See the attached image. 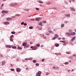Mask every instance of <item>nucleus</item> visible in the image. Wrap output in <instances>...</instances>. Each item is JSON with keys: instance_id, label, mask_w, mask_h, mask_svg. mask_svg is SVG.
<instances>
[{"instance_id": "f257e3e1", "label": "nucleus", "mask_w": 76, "mask_h": 76, "mask_svg": "<svg viewBox=\"0 0 76 76\" xmlns=\"http://www.w3.org/2000/svg\"><path fill=\"white\" fill-rule=\"evenodd\" d=\"M42 72L40 71H39L36 74V76H41V75Z\"/></svg>"}, {"instance_id": "f03ea898", "label": "nucleus", "mask_w": 76, "mask_h": 76, "mask_svg": "<svg viewBox=\"0 0 76 76\" xmlns=\"http://www.w3.org/2000/svg\"><path fill=\"white\" fill-rule=\"evenodd\" d=\"M16 71L17 72H20L21 71V69L19 68H17Z\"/></svg>"}, {"instance_id": "7ed1b4c3", "label": "nucleus", "mask_w": 76, "mask_h": 76, "mask_svg": "<svg viewBox=\"0 0 76 76\" xmlns=\"http://www.w3.org/2000/svg\"><path fill=\"white\" fill-rule=\"evenodd\" d=\"M70 9L71 10H72V11H76V10H75V9L74 8H73V7H70Z\"/></svg>"}, {"instance_id": "20e7f679", "label": "nucleus", "mask_w": 76, "mask_h": 76, "mask_svg": "<svg viewBox=\"0 0 76 76\" xmlns=\"http://www.w3.org/2000/svg\"><path fill=\"white\" fill-rule=\"evenodd\" d=\"M66 35H67V36H68V37H70L72 35L71 34H70L69 32H67L66 33Z\"/></svg>"}, {"instance_id": "39448f33", "label": "nucleus", "mask_w": 76, "mask_h": 76, "mask_svg": "<svg viewBox=\"0 0 76 76\" xmlns=\"http://www.w3.org/2000/svg\"><path fill=\"white\" fill-rule=\"evenodd\" d=\"M12 46V45H6V48H11V47Z\"/></svg>"}, {"instance_id": "423d86ee", "label": "nucleus", "mask_w": 76, "mask_h": 76, "mask_svg": "<svg viewBox=\"0 0 76 76\" xmlns=\"http://www.w3.org/2000/svg\"><path fill=\"white\" fill-rule=\"evenodd\" d=\"M3 23L4 25H9L10 24V23L9 22H4Z\"/></svg>"}, {"instance_id": "0eeeda50", "label": "nucleus", "mask_w": 76, "mask_h": 76, "mask_svg": "<svg viewBox=\"0 0 76 76\" xmlns=\"http://www.w3.org/2000/svg\"><path fill=\"white\" fill-rule=\"evenodd\" d=\"M29 47V45H26V46H24V48H28Z\"/></svg>"}, {"instance_id": "6e6552de", "label": "nucleus", "mask_w": 76, "mask_h": 76, "mask_svg": "<svg viewBox=\"0 0 76 76\" xmlns=\"http://www.w3.org/2000/svg\"><path fill=\"white\" fill-rule=\"evenodd\" d=\"M39 19H41V18L39 17L36 18L35 20H36L37 21H39Z\"/></svg>"}, {"instance_id": "1a4fd4ad", "label": "nucleus", "mask_w": 76, "mask_h": 76, "mask_svg": "<svg viewBox=\"0 0 76 76\" xmlns=\"http://www.w3.org/2000/svg\"><path fill=\"white\" fill-rule=\"evenodd\" d=\"M5 64H6V62H5V61H2V64H1L2 66H3Z\"/></svg>"}, {"instance_id": "9d476101", "label": "nucleus", "mask_w": 76, "mask_h": 76, "mask_svg": "<svg viewBox=\"0 0 76 76\" xmlns=\"http://www.w3.org/2000/svg\"><path fill=\"white\" fill-rule=\"evenodd\" d=\"M38 48L37 46L34 47V49H32V50H36V49Z\"/></svg>"}, {"instance_id": "9b49d317", "label": "nucleus", "mask_w": 76, "mask_h": 76, "mask_svg": "<svg viewBox=\"0 0 76 76\" xmlns=\"http://www.w3.org/2000/svg\"><path fill=\"white\" fill-rule=\"evenodd\" d=\"M65 16H66V17H70V14H68L67 15H65Z\"/></svg>"}, {"instance_id": "f8f14e48", "label": "nucleus", "mask_w": 76, "mask_h": 76, "mask_svg": "<svg viewBox=\"0 0 76 76\" xmlns=\"http://www.w3.org/2000/svg\"><path fill=\"white\" fill-rule=\"evenodd\" d=\"M18 50H22V48L19 46H18L17 48Z\"/></svg>"}, {"instance_id": "ddd939ff", "label": "nucleus", "mask_w": 76, "mask_h": 76, "mask_svg": "<svg viewBox=\"0 0 76 76\" xmlns=\"http://www.w3.org/2000/svg\"><path fill=\"white\" fill-rule=\"evenodd\" d=\"M75 37H73L71 39V41H73V40H75Z\"/></svg>"}, {"instance_id": "4468645a", "label": "nucleus", "mask_w": 76, "mask_h": 76, "mask_svg": "<svg viewBox=\"0 0 76 76\" xmlns=\"http://www.w3.org/2000/svg\"><path fill=\"white\" fill-rule=\"evenodd\" d=\"M26 45V43L24 42L23 43L22 45L23 46H24V47H25Z\"/></svg>"}, {"instance_id": "2eb2a0df", "label": "nucleus", "mask_w": 76, "mask_h": 76, "mask_svg": "<svg viewBox=\"0 0 76 76\" xmlns=\"http://www.w3.org/2000/svg\"><path fill=\"white\" fill-rule=\"evenodd\" d=\"M64 44H63L64 45H66L68 43V42H67L66 41H64Z\"/></svg>"}, {"instance_id": "dca6fc26", "label": "nucleus", "mask_w": 76, "mask_h": 76, "mask_svg": "<svg viewBox=\"0 0 76 76\" xmlns=\"http://www.w3.org/2000/svg\"><path fill=\"white\" fill-rule=\"evenodd\" d=\"M49 32H50L51 34H54V32L52 31L51 30H49Z\"/></svg>"}, {"instance_id": "f3484780", "label": "nucleus", "mask_w": 76, "mask_h": 76, "mask_svg": "<svg viewBox=\"0 0 76 76\" xmlns=\"http://www.w3.org/2000/svg\"><path fill=\"white\" fill-rule=\"evenodd\" d=\"M76 34V33L75 32H73L71 33V35H74Z\"/></svg>"}, {"instance_id": "a211bd4d", "label": "nucleus", "mask_w": 76, "mask_h": 76, "mask_svg": "<svg viewBox=\"0 0 76 76\" xmlns=\"http://www.w3.org/2000/svg\"><path fill=\"white\" fill-rule=\"evenodd\" d=\"M64 24H62L61 25V28H63V27H64Z\"/></svg>"}, {"instance_id": "6ab92c4d", "label": "nucleus", "mask_w": 76, "mask_h": 76, "mask_svg": "<svg viewBox=\"0 0 76 76\" xmlns=\"http://www.w3.org/2000/svg\"><path fill=\"white\" fill-rule=\"evenodd\" d=\"M10 6H15V4H14V3H13V4H10Z\"/></svg>"}, {"instance_id": "aec40b11", "label": "nucleus", "mask_w": 76, "mask_h": 76, "mask_svg": "<svg viewBox=\"0 0 76 76\" xmlns=\"http://www.w3.org/2000/svg\"><path fill=\"white\" fill-rule=\"evenodd\" d=\"M55 47H58V46H59V44H55Z\"/></svg>"}, {"instance_id": "412c9836", "label": "nucleus", "mask_w": 76, "mask_h": 76, "mask_svg": "<svg viewBox=\"0 0 76 76\" xmlns=\"http://www.w3.org/2000/svg\"><path fill=\"white\" fill-rule=\"evenodd\" d=\"M10 40L12 42H13V39L12 38H10Z\"/></svg>"}, {"instance_id": "4be33fe9", "label": "nucleus", "mask_w": 76, "mask_h": 76, "mask_svg": "<svg viewBox=\"0 0 76 76\" xmlns=\"http://www.w3.org/2000/svg\"><path fill=\"white\" fill-rule=\"evenodd\" d=\"M29 29H33V26H30L29 27Z\"/></svg>"}, {"instance_id": "5701e85b", "label": "nucleus", "mask_w": 76, "mask_h": 76, "mask_svg": "<svg viewBox=\"0 0 76 76\" xmlns=\"http://www.w3.org/2000/svg\"><path fill=\"white\" fill-rule=\"evenodd\" d=\"M64 3H65V4H68V2L66 1H64Z\"/></svg>"}, {"instance_id": "b1692460", "label": "nucleus", "mask_w": 76, "mask_h": 76, "mask_svg": "<svg viewBox=\"0 0 76 76\" xmlns=\"http://www.w3.org/2000/svg\"><path fill=\"white\" fill-rule=\"evenodd\" d=\"M12 48L14 49H16V46H12Z\"/></svg>"}, {"instance_id": "393cba45", "label": "nucleus", "mask_w": 76, "mask_h": 76, "mask_svg": "<svg viewBox=\"0 0 76 76\" xmlns=\"http://www.w3.org/2000/svg\"><path fill=\"white\" fill-rule=\"evenodd\" d=\"M11 33L12 34H15V31H12L11 32Z\"/></svg>"}, {"instance_id": "a878e982", "label": "nucleus", "mask_w": 76, "mask_h": 76, "mask_svg": "<svg viewBox=\"0 0 76 76\" xmlns=\"http://www.w3.org/2000/svg\"><path fill=\"white\" fill-rule=\"evenodd\" d=\"M14 37V36L13 35H12L10 36V38H13Z\"/></svg>"}, {"instance_id": "bb28decb", "label": "nucleus", "mask_w": 76, "mask_h": 76, "mask_svg": "<svg viewBox=\"0 0 76 76\" xmlns=\"http://www.w3.org/2000/svg\"><path fill=\"white\" fill-rule=\"evenodd\" d=\"M36 45L37 47H39L40 46V45L39 44H37Z\"/></svg>"}, {"instance_id": "cd10ccee", "label": "nucleus", "mask_w": 76, "mask_h": 76, "mask_svg": "<svg viewBox=\"0 0 76 76\" xmlns=\"http://www.w3.org/2000/svg\"><path fill=\"white\" fill-rule=\"evenodd\" d=\"M15 16H20V14H15Z\"/></svg>"}, {"instance_id": "c85d7f7f", "label": "nucleus", "mask_w": 76, "mask_h": 76, "mask_svg": "<svg viewBox=\"0 0 76 76\" xmlns=\"http://www.w3.org/2000/svg\"><path fill=\"white\" fill-rule=\"evenodd\" d=\"M5 12H6V11L4 10H3L1 12L2 13H5Z\"/></svg>"}, {"instance_id": "c756f323", "label": "nucleus", "mask_w": 76, "mask_h": 76, "mask_svg": "<svg viewBox=\"0 0 76 76\" xmlns=\"http://www.w3.org/2000/svg\"><path fill=\"white\" fill-rule=\"evenodd\" d=\"M66 54H70L71 53L69 52H66Z\"/></svg>"}, {"instance_id": "7c9ffc66", "label": "nucleus", "mask_w": 76, "mask_h": 76, "mask_svg": "<svg viewBox=\"0 0 76 76\" xmlns=\"http://www.w3.org/2000/svg\"><path fill=\"white\" fill-rule=\"evenodd\" d=\"M52 9H53L54 10H58V9H57V8L56 7H54Z\"/></svg>"}, {"instance_id": "2f4dec72", "label": "nucleus", "mask_w": 76, "mask_h": 76, "mask_svg": "<svg viewBox=\"0 0 76 76\" xmlns=\"http://www.w3.org/2000/svg\"><path fill=\"white\" fill-rule=\"evenodd\" d=\"M64 23H68V21H67V20H65L64 21Z\"/></svg>"}, {"instance_id": "473e14b6", "label": "nucleus", "mask_w": 76, "mask_h": 76, "mask_svg": "<svg viewBox=\"0 0 76 76\" xmlns=\"http://www.w3.org/2000/svg\"><path fill=\"white\" fill-rule=\"evenodd\" d=\"M39 3H43V2L42 1H38V2Z\"/></svg>"}, {"instance_id": "72a5a7b5", "label": "nucleus", "mask_w": 76, "mask_h": 76, "mask_svg": "<svg viewBox=\"0 0 76 76\" xmlns=\"http://www.w3.org/2000/svg\"><path fill=\"white\" fill-rule=\"evenodd\" d=\"M69 64V62H66L64 63V64H66V65H67V64Z\"/></svg>"}, {"instance_id": "f704fd0d", "label": "nucleus", "mask_w": 76, "mask_h": 76, "mask_svg": "<svg viewBox=\"0 0 76 76\" xmlns=\"http://www.w3.org/2000/svg\"><path fill=\"white\" fill-rule=\"evenodd\" d=\"M7 20H10V18H7Z\"/></svg>"}, {"instance_id": "c9c22d12", "label": "nucleus", "mask_w": 76, "mask_h": 76, "mask_svg": "<svg viewBox=\"0 0 76 76\" xmlns=\"http://www.w3.org/2000/svg\"><path fill=\"white\" fill-rule=\"evenodd\" d=\"M48 75H50V73L48 72H46V76H48Z\"/></svg>"}, {"instance_id": "e433bc0d", "label": "nucleus", "mask_w": 76, "mask_h": 76, "mask_svg": "<svg viewBox=\"0 0 76 76\" xmlns=\"http://www.w3.org/2000/svg\"><path fill=\"white\" fill-rule=\"evenodd\" d=\"M46 23L47 21L45 20L43 21V23Z\"/></svg>"}, {"instance_id": "4c0bfd02", "label": "nucleus", "mask_w": 76, "mask_h": 76, "mask_svg": "<svg viewBox=\"0 0 76 76\" xmlns=\"http://www.w3.org/2000/svg\"><path fill=\"white\" fill-rule=\"evenodd\" d=\"M39 25L41 26L42 25V22H40L39 24Z\"/></svg>"}, {"instance_id": "58836bf2", "label": "nucleus", "mask_w": 76, "mask_h": 76, "mask_svg": "<svg viewBox=\"0 0 76 76\" xmlns=\"http://www.w3.org/2000/svg\"><path fill=\"white\" fill-rule=\"evenodd\" d=\"M35 64L37 66H39V64L38 63H36Z\"/></svg>"}, {"instance_id": "ea45409f", "label": "nucleus", "mask_w": 76, "mask_h": 76, "mask_svg": "<svg viewBox=\"0 0 76 76\" xmlns=\"http://www.w3.org/2000/svg\"><path fill=\"white\" fill-rule=\"evenodd\" d=\"M36 60H33V62L34 63H36Z\"/></svg>"}, {"instance_id": "a19ab883", "label": "nucleus", "mask_w": 76, "mask_h": 76, "mask_svg": "<svg viewBox=\"0 0 76 76\" xmlns=\"http://www.w3.org/2000/svg\"><path fill=\"white\" fill-rule=\"evenodd\" d=\"M46 4H50L51 3L50 2H47L46 3Z\"/></svg>"}, {"instance_id": "79ce46f5", "label": "nucleus", "mask_w": 76, "mask_h": 76, "mask_svg": "<svg viewBox=\"0 0 76 76\" xmlns=\"http://www.w3.org/2000/svg\"><path fill=\"white\" fill-rule=\"evenodd\" d=\"M28 60H32L33 58H30L29 59H28Z\"/></svg>"}, {"instance_id": "37998d69", "label": "nucleus", "mask_w": 76, "mask_h": 76, "mask_svg": "<svg viewBox=\"0 0 76 76\" xmlns=\"http://www.w3.org/2000/svg\"><path fill=\"white\" fill-rule=\"evenodd\" d=\"M60 42H63V43H64V41H60Z\"/></svg>"}, {"instance_id": "c03bdc74", "label": "nucleus", "mask_w": 76, "mask_h": 76, "mask_svg": "<svg viewBox=\"0 0 76 76\" xmlns=\"http://www.w3.org/2000/svg\"><path fill=\"white\" fill-rule=\"evenodd\" d=\"M36 10H39V9L38 8H36Z\"/></svg>"}, {"instance_id": "a18cd8bd", "label": "nucleus", "mask_w": 76, "mask_h": 76, "mask_svg": "<svg viewBox=\"0 0 76 76\" xmlns=\"http://www.w3.org/2000/svg\"><path fill=\"white\" fill-rule=\"evenodd\" d=\"M10 70H11V71H14V70H15V69H10Z\"/></svg>"}, {"instance_id": "49530a36", "label": "nucleus", "mask_w": 76, "mask_h": 76, "mask_svg": "<svg viewBox=\"0 0 76 76\" xmlns=\"http://www.w3.org/2000/svg\"><path fill=\"white\" fill-rule=\"evenodd\" d=\"M24 10H25V11H29V10L28 9L26 10V9H24Z\"/></svg>"}, {"instance_id": "de8ad7c7", "label": "nucleus", "mask_w": 76, "mask_h": 76, "mask_svg": "<svg viewBox=\"0 0 76 76\" xmlns=\"http://www.w3.org/2000/svg\"><path fill=\"white\" fill-rule=\"evenodd\" d=\"M8 12H9V11H5V13H8Z\"/></svg>"}, {"instance_id": "09e8293b", "label": "nucleus", "mask_w": 76, "mask_h": 76, "mask_svg": "<svg viewBox=\"0 0 76 76\" xmlns=\"http://www.w3.org/2000/svg\"><path fill=\"white\" fill-rule=\"evenodd\" d=\"M53 69H56V67L55 66H54L53 67Z\"/></svg>"}, {"instance_id": "8fccbe9b", "label": "nucleus", "mask_w": 76, "mask_h": 76, "mask_svg": "<svg viewBox=\"0 0 76 76\" xmlns=\"http://www.w3.org/2000/svg\"><path fill=\"white\" fill-rule=\"evenodd\" d=\"M24 26H26V25H27V23H24Z\"/></svg>"}, {"instance_id": "3c124183", "label": "nucleus", "mask_w": 76, "mask_h": 76, "mask_svg": "<svg viewBox=\"0 0 76 76\" xmlns=\"http://www.w3.org/2000/svg\"><path fill=\"white\" fill-rule=\"evenodd\" d=\"M55 38H58V36H55L54 37Z\"/></svg>"}, {"instance_id": "603ef678", "label": "nucleus", "mask_w": 76, "mask_h": 76, "mask_svg": "<svg viewBox=\"0 0 76 76\" xmlns=\"http://www.w3.org/2000/svg\"><path fill=\"white\" fill-rule=\"evenodd\" d=\"M24 22H22L21 23V25H24Z\"/></svg>"}, {"instance_id": "864d4df0", "label": "nucleus", "mask_w": 76, "mask_h": 76, "mask_svg": "<svg viewBox=\"0 0 76 76\" xmlns=\"http://www.w3.org/2000/svg\"><path fill=\"white\" fill-rule=\"evenodd\" d=\"M4 6V4H2L1 6V7H3Z\"/></svg>"}, {"instance_id": "5fc2aeb1", "label": "nucleus", "mask_w": 76, "mask_h": 76, "mask_svg": "<svg viewBox=\"0 0 76 76\" xmlns=\"http://www.w3.org/2000/svg\"><path fill=\"white\" fill-rule=\"evenodd\" d=\"M34 48V46H31V47H30V48Z\"/></svg>"}, {"instance_id": "6e6d98bb", "label": "nucleus", "mask_w": 76, "mask_h": 76, "mask_svg": "<svg viewBox=\"0 0 76 76\" xmlns=\"http://www.w3.org/2000/svg\"><path fill=\"white\" fill-rule=\"evenodd\" d=\"M69 58H73V57H72V56L69 57Z\"/></svg>"}, {"instance_id": "4d7b16f0", "label": "nucleus", "mask_w": 76, "mask_h": 76, "mask_svg": "<svg viewBox=\"0 0 76 76\" xmlns=\"http://www.w3.org/2000/svg\"><path fill=\"white\" fill-rule=\"evenodd\" d=\"M55 36H56V37H57L58 36V34H55Z\"/></svg>"}, {"instance_id": "13d9d810", "label": "nucleus", "mask_w": 76, "mask_h": 76, "mask_svg": "<svg viewBox=\"0 0 76 76\" xmlns=\"http://www.w3.org/2000/svg\"><path fill=\"white\" fill-rule=\"evenodd\" d=\"M59 69V67H56V69Z\"/></svg>"}, {"instance_id": "bf43d9fd", "label": "nucleus", "mask_w": 76, "mask_h": 76, "mask_svg": "<svg viewBox=\"0 0 76 76\" xmlns=\"http://www.w3.org/2000/svg\"><path fill=\"white\" fill-rule=\"evenodd\" d=\"M58 55H59V56H61V53H58Z\"/></svg>"}, {"instance_id": "052dcab7", "label": "nucleus", "mask_w": 76, "mask_h": 76, "mask_svg": "<svg viewBox=\"0 0 76 76\" xmlns=\"http://www.w3.org/2000/svg\"><path fill=\"white\" fill-rule=\"evenodd\" d=\"M14 4L15 6H16L17 5V3H14Z\"/></svg>"}, {"instance_id": "680f3d73", "label": "nucleus", "mask_w": 76, "mask_h": 76, "mask_svg": "<svg viewBox=\"0 0 76 76\" xmlns=\"http://www.w3.org/2000/svg\"><path fill=\"white\" fill-rule=\"evenodd\" d=\"M42 29V27H40L39 28V30H41V29Z\"/></svg>"}, {"instance_id": "e2e57ef3", "label": "nucleus", "mask_w": 76, "mask_h": 76, "mask_svg": "<svg viewBox=\"0 0 76 76\" xmlns=\"http://www.w3.org/2000/svg\"><path fill=\"white\" fill-rule=\"evenodd\" d=\"M46 35H50V34H49V33H47L46 34Z\"/></svg>"}, {"instance_id": "0e129e2a", "label": "nucleus", "mask_w": 76, "mask_h": 76, "mask_svg": "<svg viewBox=\"0 0 76 76\" xmlns=\"http://www.w3.org/2000/svg\"><path fill=\"white\" fill-rule=\"evenodd\" d=\"M62 39L63 40H64V39H65V38L64 37L62 38Z\"/></svg>"}, {"instance_id": "69168bd1", "label": "nucleus", "mask_w": 76, "mask_h": 76, "mask_svg": "<svg viewBox=\"0 0 76 76\" xmlns=\"http://www.w3.org/2000/svg\"><path fill=\"white\" fill-rule=\"evenodd\" d=\"M53 40H54L55 39H55V38L54 37H53Z\"/></svg>"}, {"instance_id": "338daca9", "label": "nucleus", "mask_w": 76, "mask_h": 76, "mask_svg": "<svg viewBox=\"0 0 76 76\" xmlns=\"http://www.w3.org/2000/svg\"><path fill=\"white\" fill-rule=\"evenodd\" d=\"M45 38H46V37H45V36H44V37H43V39H45Z\"/></svg>"}, {"instance_id": "774afa93", "label": "nucleus", "mask_w": 76, "mask_h": 76, "mask_svg": "<svg viewBox=\"0 0 76 76\" xmlns=\"http://www.w3.org/2000/svg\"><path fill=\"white\" fill-rule=\"evenodd\" d=\"M28 69H29V68H26V70H28Z\"/></svg>"}]
</instances>
